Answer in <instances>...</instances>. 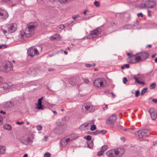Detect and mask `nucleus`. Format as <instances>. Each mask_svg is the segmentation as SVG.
<instances>
[{"mask_svg": "<svg viewBox=\"0 0 157 157\" xmlns=\"http://www.w3.org/2000/svg\"><path fill=\"white\" fill-rule=\"evenodd\" d=\"M36 128L38 130H40L42 129V127L41 125H39L36 127Z\"/></svg>", "mask_w": 157, "mask_h": 157, "instance_id": "obj_42", "label": "nucleus"}, {"mask_svg": "<svg viewBox=\"0 0 157 157\" xmlns=\"http://www.w3.org/2000/svg\"><path fill=\"white\" fill-rule=\"evenodd\" d=\"M64 26L63 25H60L57 27V29H59V28L60 29H64Z\"/></svg>", "mask_w": 157, "mask_h": 157, "instance_id": "obj_40", "label": "nucleus"}, {"mask_svg": "<svg viewBox=\"0 0 157 157\" xmlns=\"http://www.w3.org/2000/svg\"><path fill=\"white\" fill-rule=\"evenodd\" d=\"M37 24L36 22L30 23L27 25L25 31H21L19 35L21 39L30 38L34 34L35 30Z\"/></svg>", "mask_w": 157, "mask_h": 157, "instance_id": "obj_1", "label": "nucleus"}, {"mask_svg": "<svg viewBox=\"0 0 157 157\" xmlns=\"http://www.w3.org/2000/svg\"><path fill=\"white\" fill-rule=\"evenodd\" d=\"M156 3L155 1H148L145 3L142 4L140 7L142 8H152L156 5Z\"/></svg>", "mask_w": 157, "mask_h": 157, "instance_id": "obj_7", "label": "nucleus"}, {"mask_svg": "<svg viewBox=\"0 0 157 157\" xmlns=\"http://www.w3.org/2000/svg\"><path fill=\"white\" fill-rule=\"evenodd\" d=\"M16 123L19 125H21L24 123V122H20L19 121H17V122Z\"/></svg>", "mask_w": 157, "mask_h": 157, "instance_id": "obj_50", "label": "nucleus"}, {"mask_svg": "<svg viewBox=\"0 0 157 157\" xmlns=\"http://www.w3.org/2000/svg\"><path fill=\"white\" fill-rule=\"evenodd\" d=\"M117 157H121L125 152L124 149L122 148L114 149Z\"/></svg>", "mask_w": 157, "mask_h": 157, "instance_id": "obj_13", "label": "nucleus"}, {"mask_svg": "<svg viewBox=\"0 0 157 157\" xmlns=\"http://www.w3.org/2000/svg\"><path fill=\"white\" fill-rule=\"evenodd\" d=\"M3 88L5 89H9V86L7 84L4 83L3 84Z\"/></svg>", "mask_w": 157, "mask_h": 157, "instance_id": "obj_31", "label": "nucleus"}, {"mask_svg": "<svg viewBox=\"0 0 157 157\" xmlns=\"http://www.w3.org/2000/svg\"><path fill=\"white\" fill-rule=\"evenodd\" d=\"M52 112H53V113H54V114H55V115L57 114V113H56V111L53 110Z\"/></svg>", "mask_w": 157, "mask_h": 157, "instance_id": "obj_61", "label": "nucleus"}, {"mask_svg": "<svg viewBox=\"0 0 157 157\" xmlns=\"http://www.w3.org/2000/svg\"><path fill=\"white\" fill-rule=\"evenodd\" d=\"M94 144L92 141H89L88 142V147L90 148H92Z\"/></svg>", "mask_w": 157, "mask_h": 157, "instance_id": "obj_25", "label": "nucleus"}, {"mask_svg": "<svg viewBox=\"0 0 157 157\" xmlns=\"http://www.w3.org/2000/svg\"><path fill=\"white\" fill-rule=\"evenodd\" d=\"M117 117L116 115L113 114L109 116L106 120V123L107 124H113L116 121Z\"/></svg>", "mask_w": 157, "mask_h": 157, "instance_id": "obj_12", "label": "nucleus"}, {"mask_svg": "<svg viewBox=\"0 0 157 157\" xmlns=\"http://www.w3.org/2000/svg\"><path fill=\"white\" fill-rule=\"evenodd\" d=\"M121 139L123 141H124L125 140V139L124 137H122L121 138Z\"/></svg>", "mask_w": 157, "mask_h": 157, "instance_id": "obj_56", "label": "nucleus"}, {"mask_svg": "<svg viewBox=\"0 0 157 157\" xmlns=\"http://www.w3.org/2000/svg\"><path fill=\"white\" fill-rule=\"evenodd\" d=\"M125 67L128 68L130 67V65L129 64H125L124 65Z\"/></svg>", "mask_w": 157, "mask_h": 157, "instance_id": "obj_48", "label": "nucleus"}, {"mask_svg": "<svg viewBox=\"0 0 157 157\" xmlns=\"http://www.w3.org/2000/svg\"><path fill=\"white\" fill-rule=\"evenodd\" d=\"M156 86V84L155 83H153L151 84L149 88L151 89H153L155 88Z\"/></svg>", "mask_w": 157, "mask_h": 157, "instance_id": "obj_30", "label": "nucleus"}, {"mask_svg": "<svg viewBox=\"0 0 157 157\" xmlns=\"http://www.w3.org/2000/svg\"><path fill=\"white\" fill-rule=\"evenodd\" d=\"M23 157H28L27 154H25Z\"/></svg>", "mask_w": 157, "mask_h": 157, "instance_id": "obj_62", "label": "nucleus"}, {"mask_svg": "<svg viewBox=\"0 0 157 157\" xmlns=\"http://www.w3.org/2000/svg\"><path fill=\"white\" fill-rule=\"evenodd\" d=\"M147 88H144L141 91V94L142 95H143L147 91Z\"/></svg>", "mask_w": 157, "mask_h": 157, "instance_id": "obj_29", "label": "nucleus"}, {"mask_svg": "<svg viewBox=\"0 0 157 157\" xmlns=\"http://www.w3.org/2000/svg\"><path fill=\"white\" fill-rule=\"evenodd\" d=\"M1 31L4 34H6L7 33V31L3 28H1L0 29Z\"/></svg>", "mask_w": 157, "mask_h": 157, "instance_id": "obj_37", "label": "nucleus"}, {"mask_svg": "<svg viewBox=\"0 0 157 157\" xmlns=\"http://www.w3.org/2000/svg\"><path fill=\"white\" fill-rule=\"evenodd\" d=\"M149 112L152 120H155L157 117V111L154 109L151 108L149 110Z\"/></svg>", "mask_w": 157, "mask_h": 157, "instance_id": "obj_14", "label": "nucleus"}, {"mask_svg": "<svg viewBox=\"0 0 157 157\" xmlns=\"http://www.w3.org/2000/svg\"><path fill=\"white\" fill-rule=\"evenodd\" d=\"M50 39L51 40H61V37L59 34H56L51 36Z\"/></svg>", "mask_w": 157, "mask_h": 157, "instance_id": "obj_19", "label": "nucleus"}, {"mask_svg": "<svg viewBox=\"0 0 157 157\" xmlns=\"http://www.w3.org/2000/svg\"><path fill=\"white\" fill-rule=\"evenodd\" d=\"M127 79L126 78L124 77L123 78V82L125 84L127 82Z\"/></svg>", "mask_w": 157, "mask_h": 157, "instance_id": "obj_46", "label": "nucleus"}, {"mask_svg": "<svg viewBox=\"0 0 157 157\" xmlns=\"http://www.w3.org/2000/svg\"><path fill=\"white\" fill-rule=\"evenodd\" d=\"M155 63H157V58H155Z\"/></svg>", "mask_w": 157, "mask_h": 157, "instance_id": "obj_64", "label": "nucleus"}, {"mask_svg": "<svg viewBox=\"0 0 157 157\" xmlns=\"http://www.w3.org/2000/svg\"><path fill=\"white\" fill-rule=\"evenodd\" d=\"M140 95V92L139 90H137L136 92L135 96L136 97H138Z\"/></svg>", "mask_w": 157, "mask_h": 157, "instance_id": "obj_44", "label": "nucleus"}, {"mask_svg": "<svg viewBox=\"0 0 157 157\" xmlns=\"http://www.w3.org/2000/svg\"><path fill=\"white\" fill-rule=\"evenodd\" d=\"M84 138L89 141H90L91 138V137L90 136H85Z\"/></svg>", "mask_w": 157, "mask_h": 157, "instance_id": "obj_32", "label": "nucleus"}, {"mask_svg": "<svg viewBox=\"0 0 157 157\" xmlns=\"http://www.w3.org/2000/svg\"><path fill=\"white\" fill-rule=\"evenodd\" d=\"M28 53L29 56H33L38 55L39 53L37 49L34 47H32L28 50Z\"/></svg>", "mask_w": 157, "mask_h": 157, "instance_id": "obj_11", "label": "nucleus"}, {"mask_svg": "<svg viewBox=\"0 0 157 157\" xmlns=\"http://www.w3.org/2000/svg\"><path fill=\"white\" fill-rule=\"evenodd\" d=\"M2 70L4 72H8L11 71L12 69V64L9 62H6L3 65Z\"/></svg>", "mask_w": 157, "mask_h": 157, "instance_id": "obj_10", "label": "nucleus"}, {"mask_svg": "<svg viewBox=\"0 0 157 157\" xmlns=\"http://www.w3.org/2000/svg\"><path fill=\"white\" fill-rule=\"evenodd\" d=\"M134 78L135 79V82H137L139 84H144V82H141L140 81H139L138 80V79L137 77L136 76H134Z\"/></svg>", "mask_w": 157, "mask_h": 157, "instance_id": "obj_26", "label": "nucleus"}, {"mask_svg": "<svg viewBox=\"0 0 157 157\" xmlns=\"http://www.w3.org/2000/svg\"><path fill=\"white\" fill-rule=\"evenodd\" d=\"M6 148L5 147L0 146V154H4L5 153Z\"/></svg>", "mask_w": 157, "mask_h": 157, "instance_id": "obj_20", "label": "nucleus"}, {"mask_svg": "<svg viewBox=\"0 0 157 157\" xmlns=\"http://www.w3.org/2000/svg\"><path fill=\"white\" fill-rule=\"evenodd\" d=\"M106 132V130H100L99 131H98L96 132H94V134H97L99 133H102L103 134H105Z\"/></svg>", "mask_w": 157, "mask_h": 157, "instance_id": "obj_24", "label": "nucleus"}, {"mask_svg": "<svg viewBox=\"0 0 157 157\" xmlns=\"http://www.w3.org/2000/svg\"><path fill=\"white\" fill-rule=\"evenodd\" d=\"M0 113H3V114H6V112H4V111H0Z\"/></svg>", "mask_w": 157, "mask_h": 157, "instance_id": "obj_59", "label": "nucleus"}, {"mask_svg": "<svg viewBox=\"0 0 157 157\" xmlns=\"http://www.w3.org/2000/svg\"><path fill=\"white\" fill-rule=\"evenodd\" d=\"M6 106L7 107H10L12 106V104L10 102H7L6 103Z\"/></svg>", "mask_w": 157, "mask_h": 157, "instance_id": "obj_33", "label": "nucleus"}, {"mask_svg": "<svg viewBox=\"0 0 157 157\" xmlns=\"http://www.w3.org/2000/svg\"><path fill=\"white\" fill-rule=\"evenodd\" d=\"M108 146L107 145L103 146L101 147V151L103 152H104V151H105L106 150H107V149L108 148Z\"/></svg>", "mask_w": 157, "mask_h": 157, "instance_id": "obj_27", "label": "nucleus"}, {"mask_svg": "<svg viewBox=\"0 0 157 157\" xmlns=\"http://www.w3.org/2000/svg\"><path fill=\"white\" fill-rule=\"evenodd\" d=\"M60 144L63 147H64L67 144L65 139H63L61 140Z\"/></svg>", "mask_w": 157, "mask_h": 157, "instance_id": "obj_23", "label": "nucleus"}, {"mask_svg": "<svg viewBox=\"0 0 157 157\" xmlns=\"http://www.w3.org/2000/svg\"><path fill=\"white\" fill-rule=\"evenodd\" d=\"M82 109L84 113H91L94 111L95 108L90 103H86L82 105Z\"/></svg>", "mask_w": 157, "mask_h": 157, "instance_id": "obj_4", "label": "nucleus"}, {"mask_svg": "<svg viewBox=\"0 0 157 157\" xmlns=\"http://www.w3.org/2000/svg\"><path fill=\"white\" fill-rule=\"evenodd\" d=\"M108 105H105V107L103 108V109L104 110H105L106 109H108Z\"/></svg>", "mask_w": 157, "mask_h": 157, "instance_id": "obj_52", "label": "nucleus"}, {"mask_svg": "<svg viewBox=\"0 0 157 157\" xmlns=\"http://www.w3.org/2000/svg\"><path fill=\"white\" fill-rule=\"evenodd\" d=\"M51 156V154L48 152L46 153L44 155V157H50Z\"/></svg>", "mask_w": 157, "mask_h": 157, "instance_id": "obj_39", "label": "nucleus"}, {"mask_svg": "<svg viewBox=\"0 0 157 157\" xmlns=\"http://www.w3.org/2000/svg\"><path fill=\"white\" fill-rule=\"evenodd\" d=\"M106 80L103 78H98L95 79L93 82L94 86L98 88L104 87L106 84Z\"/></svg>", "mask_w": 157, "mask_h": 157, "instance_id": "obj_2", "label": "nucleus"}, {"mask_svg": "<svg viewBox=\"0 0 157 157\" xmlns=\"http://www.w3.org/2000/svg\"><path fill=\"white\" fill-rule=\"evenodd\" d=\"M17 25L15 23L9 24L5 27L6 29H8V32L10 33L15 32L17 30Z\"/></svg>", "mask_w": 157, "mask_h": 157, "instance_id": "obj_9", "label": "nucleus"}, {"mask_svg": "<svg viewBox=\"0 0 157 157\" xmlns=\"http://www.w3.org/2000/svg\"><path fill=\"white\" fill-rule=\"evenodd\" d=\"M147 47H149V48H151V45L150 44H149V45H148L147 46Z\"/></svg>", "mask_w": 157, "mask_h": 157, "instance_id": "obj_60", "label": "nucleus"}, {"mask_svg": "<svg viewBox=\"0 0 157 157\" xmlns=\"http://www.w3.org/2000/svg\"><path fill=\"white\" fill-rule=\"evenodd\" d=\"M106 154L108 157H117L114 149L107 151Z\"/></svg>", "mask_w": 157, "mask_h": 157, "instance_id": "obj_16", "label": "nucleus"}, {"mask_svg": "<svg viewBox=\"0 0 157 157\" xmlns=\"http://www.w3.org/2000/svg\"><path fill=\"white\" fill-rule=\"evenodd\" d=\"M2 81H3L2 78V77H0V83L2 82Z\"/></svg>", "mask_w": 157, "mask_h": 157, "instance_id": "obj_57", "label": "nucleus"}, {"mask_svg": "<svg viewBox=\"0 0 157 157\" xmlns=\"http://www.w3.org/2000/svg\"><path fill=\"white\" fill-rule=\"evenodd\" d=\"M88 11V10H85L83 12V13L84 15L86 14V12Z\"/></svg>", "mask_w": 157, "mask_h": 157, "instance_id": "obj_54", "label": "nucleus"}, {"mask_svg": "<svg viewBox=\"0 0 157 157\" xmlns=\"http://www.w3.org/2000/svg\"><path fill=\"white\" fill-rule=\"evenodd\" d=\"M48 139V137L47 136H45L44 137V140L45 141H47Z\"/></svg>", "mask_w": 157, "mask_h": 157, "instance_id": "obj_55", "label": "nucleus"}, {"mask_svg": "<svg viewBox=\"0 0 157 157\" xmlns=\"http://www.w3.org/2000/svg\"><path fill=\"white\" fill-rule=\"evenodd\" d=\"M73 135H71V137L70 138H68L66 139H65L66 141L67 142V144L69 142L71 141L72 140L75 139V138L73 137Z\"/></svg>", "mask_w": 157, "mask_h": 157, "instance_id": "obj_22", "label": "nucleus"}, {"mask_svg": "<svg viewBox=\"0 0 157 157\" xmlns=\"http://www.w3.org/2000/svg\"><path fill=\"white\" fill-rule=\"evenodd\" d=\"M7 47V46L5 44H2L0 45V48H5Z\"/></svg>", "mask_w": 157, "mask_h": 157, "instance_id": "obj_41", "label": "nucleus"}, {"mask_svg": "<svg viewBox=\"0 0 157 157\" xmlns=\"http://www.w3.org/2000/svg\"><path fill=\"white\" fill-rule=\"evenodd\" d=\"M95 66V64L94 63L93 64H85V66L86 67H94Z\"/></svg>", "mask_w": 157, "mask_h": 157, "instance_id": "obj_34", "label": "nucleus"}, {"mask_svg": "<svg viewBox=\"0 0 157 157\" xmlns=\"http://www.w3.org/2000/svg\"><path fill=\"white\" fill-rule=\"evenodd\" d=\"M8 16V14L5 10L0 9V18L5 19Z\"/></svg>", "mask_w": 157, "mask_h": 157, "instance_id": "obj_15", "label": "nucleus"}, {"mask_svg": "<svg viewBox=\"0 0 157 157\" xmlns=\"http://www.w3.org/2000/svg\"><path fill=\"white\" fill-rule=\"evenodd\" d=\"M2 118V117L0 116V124H2L3 123Z\"/></svg>", "mask_w": 157, "mask_h": 157, "instance_id": "obj_49", "label": "nucleus"}, {"mask_svg": "<svg viewBox=\"0 0 157 157\" xmlns=\"http://www.w3.org/2000/svg\"><path fill=\"white\" fill-rule=\"evenodd\" d=\"M84 82L86 84H88L90 83V81L88 78L85 79H84Z\"/></svg>", "mask_w": 157, "mask_h": 157, "instance_id": "obj_43", "label": "nucleus"}, {"mask_svg": "<svg viewBox=\"0 0 157 157\" xmlns=\"http://www.w3.org/2000/svg\"><path fill=\"white\" fill-rule=\"evenodd\" d=\"M4 128L5 129L10 130L11 129V127L9 124H6L4 126Z\"/></svg>", "mask_w": 157, "mask_h": 157, "instance_id": "obj_28", "label": "nucleus"}, {"mask_svg": "<svg viewBox=\"0 0 157 157\" xmlns=\"http://www.w3.org/2000/svg\"><path fill=\"white\" fill-rule=\"evenodd\" d=\"M64 53L65 54L67 55V52L66 51H64Z\"/></svg>", "mask_w": 157, "mask_h": 157, "instance_id": "obj_63", "label": "nucleus"}, {"mask_svg": "<svg viewBox=\"0 0 157 157\" xmlns=\"http://www.w3.org/2000/svg\"><path fill=\"white\" fill-rule=\"evenodd\" d=\"M94 5L97 7H99L100 6V3L99 2L96 1L94 2Z\"/></svg>", "mask_w": 157, "mask_h": 157, "instance_id": "obj_36", "label": "nucleus"}, {"mask_svg": "<svg viewBox=\"0 0 157 157\" xmlns=\"http://www.w3.org/2000/svg\"><path fill=\"white\" fill-rule=\"evenodd\" d=\"M151 13V11H150L149 10H148V16L151 17V15L150 14Z\"/></svg>", "mask_w": 157, "mask_h": 157, "instance_id": "obj_53", "label": "nucleus"}, {"mask_svg": "<svg viewBox=\"0 0 157 157\" xmlns=\"http://www.w3.org/2000/svg\"><path fill=\"white\" fill-rule=\"evenodd\" d=\"M137 16L138 17H143L144 15L142 13H139L137 14Z\"/></svg>", "mask_w": 157, "mask_h": 157, "instance_id": "obj_45", "label": "nucleus"}, {"mask_svg": "<svg viewBox=\"0 0 157 157\" xmlns=\"http://www.w3.org/2000/svg\"><path fill=\"white\" fill-rule=\"evenodd\" d=\"M152 101L155 103H157V99H152Z\"/></svg>", "mask_w": 157, "mask_h": 157, "instance_id": "obj_51", "label": "nucleus"}, {"mask_svg": "<svg viewBox=\"0 0 157 157\" xmlns=\"http://www.w3.org/2000/svg\"><path fill=\"white\" fill-rule=\"evenodd\" d=\"M149 134V132L146 129L139 130L135 132L136 136L141 140H144L145 138L148 137Z\"/></svg>", "mask_w": 157, "mask_h": 157, "instance_id": "obj_3", "label": "nucleus"}, {"mask_svg": "<svg viewBox=\"0 0 157 157\" xmlns=\"http://www.w3.org/2000/svg\"><path fill=\"white\" fill-rule=\"evenodd\" d=\"M140 62L145 60L149 56V54L146 52H142L137 53Z\"/></svg>", "mask_w": 157, "mask_h": 157, "instance_id": "obj_8", "label": "nucleus"}, {"mask_svg": "<svg viewBox=\"0 0 157 157\" xmlns=\"http://www.w3.org/2000/svg\"><path fill=\"white\" fill-rule=\"evenodd\" d=\"M156 54H154V55H153L152 56V58H154V57H155V56H156Z\"/></svg>", "mask_w": 157, "mask_h": 157, "instance_id": "obj_58", "label": "nucleus"}, {"mask_svg": "<svg viewBox=\"0 0 157 157\" xmlns=\"http://www.w3.org/2000/svg\"><path fill=\"white\" fill-rule=\"evenodd\" d=\"M94 123V121H91L87 123L86 124L85 126H87L89 125L91 126L90 130L91 131H94L96 129V126L95 125L93 124Z\"/></svg>", "mask_w": 157, "mask_h": 157, "instance_id": "obj_17", "label": "nucleus"}, {"mask_svg": "<svg viewBox=\"0 0 157 157\" xmlns=\"http://www.w3.org/2000/svg\"><path fill=\"white\" fill-rule=\"evenodd\" d=\"M70 0H58V1L62 4L65 3Z\"/></svg>", "mask_w": 157, "mask_h": 157, "instance_id": "obj_35", "label": "nucleus"}, {"mask_svg": "<svg viewBox=\"0 0 157 157\" xmlns=\"http://www.w3.org/2000/svg\"><path fill=\"white\" fill-rule=\"evenodd\" d=\"M43 97H41L39 99L38 101V104L37 105V108L38 109H44V107L43 105H42L41 101L43 100Z\"/></svg>", "mask_w": 157, "mask_h": 157, "instance_id": "obj_18", "label": "nucleus"}, {"mask_svg": "<svg viewBox=\"0 0 157 157\" xmlns=\"http://www.w3.org/2000/svg\"><path fill=\"white\" fill-rule=\"evenodd\" d=\"M79 17V15L78 14H77L76 15H73L72 16V18L74 20H75V19H76L78 17Z\"/></svg>", "mask_w": 157, "mask_h": 157, "instance_id": "obj_38", "label": "nucleus"}, {"mask_svg": "<svg viewBox=\"0 0 157 157\" xmlns=\"http://www.w3.org/2000/svg\"><path fill=\"white\" fill-rule=\"evenodd\" d=\"M27 137L25 135L23 136L22 139V141L25 144H27L29 142L30 140L29 138H28L27 140H25V138Z\"/></svg>", "mask_w": 157, "mask_h": 157, "instance_id": "obj_21", "label": "nucleus"}, {"mask_svg": "<svg viewBox=\"0 0 157 157\" xmlns=\"http://www.w3.org/2000/svg\"><path fill=\"white\" fill-rule=\"evenodd\" d=\"M101 30L100 29H97L91 31L88 35L87 38L89 39H91L98 36L101 33Z\"/></svg>", "mask_w": 157, "mask_h": 157, "instance_id": "obj_6", "label": "nucleus"}, {"mask_svg": "<svg viewBox=\"0 0 157 157\" xmlns=\"http://www.w3.org/2000/svg\"><path fill=\"white\" fill-rule=\"evenodd\" d=\"M127 55L129 57L127 59L128 62L130 63H136L140 62L137 53L132 55L131 53H127Z\"/></svg>", "mask_w": 157, "mask_h": 157, "instance_id": "obj_5", "label": "nucleus"}, {"mask_svg": "<svg viewBox=\"0 0 157 157\" xmlns=\"http://www.w3.org/2000/svg\"><path fill=\"white\" fill-rule=\"evenodd\" d=\"M103 152L101 151H100L98 152V153H97V155H98L99 156H101V155H102V153Z\"/></svg>", "mask_w": 157, "mask_h": 157, "instance_id": "obj_47", "label": "nucleus"}]
</instances>
